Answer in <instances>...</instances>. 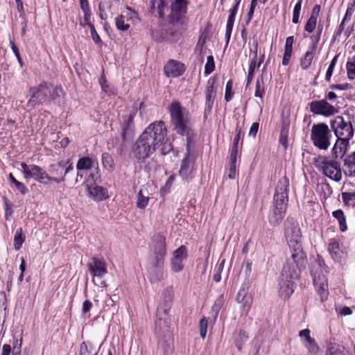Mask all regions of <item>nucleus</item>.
<instances>
[{
    "mask_svg": "<svg viewBox=\"0 0 355 355\" xmlns=\"http://www.w3.org/2000/svg\"><path fill=\"white\" fill-rule=\"evenodd\" d=\"M289 179L284 176L275 187L272 205L268 214L270 225L277 227L282 222L288 205Z\"/></svg>",
    "mask_w": 355,
    "mask_h": 355,
    "instance_id": "obj_1",
    "label": "nucleus"
},
{
    "mask_svg": "<svg viewBox=\"0 0 355 355\" xmlns=\"http://www.w3.org/2000/svg\"><path fill=\"white\" fill-rule=\"evenodd\" d=\"M173 130L181 136H186V150L191 153V146L193 142L196 132L189 126V112L179 101H173L168 107Z\"/></svg>",
    "mask_w": 355,
    "mask_h": 355,
    "instance_id": "obj_2",
    "label": "nucleus"
},
{
    "mask_svg": "<svg viewBox=\"0 0 355 355\" xmlns=\"http://www.w3.org/2000/svg\"><path fill=\"white\" fill-rule=\"evenodd\" d=\"M167 128L162 121H155L150 123L141 133L155 146L157 150L160 148L167 135Z\"/></svg>",
    "mask_w": 355,
    "mask_h": 355,
    "instance_id": "obj_3",
    "label": "nucleus"
},
{
    "mask_svg": "<svg viewBox=\"0 0 355 355\" xmlns=\"http://www.w3.org/2000/svg\"><path fill=\"white\" fill-rule=\"evenodd\" d=\"M307 261L288 258L284 264L281 277L286 281L295 280L300 277L303 270L305 269Z\"/></svg>",
    "mask_w": 355,
    "mask_h": 355,
    "instance_id": "obj_4",
    "label": "nucleus"
},
{
    "mask_svg": "<svg viewBox=\"0 0 355 355\" xmlns=\"http://www.w3.org/2000/svg\"><path fill=\"white\" fill-rule=\"evenodd\" d=\"M50 94V84L42 82L37 86L32 87L28 90L30 99L27 102V107L34 108L37 105L44 104L49 100Z\"/></svg>",
    "mask_w": 355,
    "mask_h": 355,
    "instance_id": "obj_5",
    "label": "nucleus"
},
{
    "mask_svg": "<svg viewBox=\"0 0 355 355\" xmlns=\"http://www.w3.org/2000/svg\"><path fill=\"white\" fill-rule=\"evenodd\" d=\"M330 131L326 123H319L313 125L311 138L315 146L327 150L330 145Z\"/></svg>",
    "mask_w": 355,
    "mask_h": 355,
    "instance_id": "obj_6",
    "label": "nucleus"
},
{
    "mask_svg": "<svg viewBox=\"0 0 355 355\" xmlns=\"http://www.w3.org/2000/svg\"><path fill=\"white\" fill-rule=\"evenodd\" d=\"M156 150L157 148L141 134L132 146V153L138 160H145Z\"/></svg>",
    "mask_w": 355,
    "mask_h": 355,
    "instance_id": "obj_7",
    "label": "nucleus"
},
{
    "mask_svg": "<svg viewBox=\"0 0 355 355\" xmlns=\"http://www.w3.org/2000/svg\"><path fill=\"white\" fill-rule=\"evenodd\" d=\"M137 110H131L128 114L121 116L120 122L121 137L123 144L132 140L135 135V118Z\"/></svg>",
    "mask_w": 355,
    "mask_h": 355,
    "instance_id": "obj_8",
    "label": "nucleus"
},
{
    "mask_svg": "<svg viewBox=\"0 0 355 355\" xmlns=\"http://www.w3.org/2000/svg\"><path fill=\"white\" fill-rule=\"evenodd\" d=\"M330 125L337 138H352L354 129L349 120L346 121L343 116H337L330 121Z\"/></svg>",
    "mask_w": 355,
    "mask_h": 355,
    "instance_id": "obj_9",
    "label": "nucleus"
},
{
    "mask_svg": "<svg viewBox=\"0 0 355 355\" xmlns=\"http://www.w3.org/2000/svg\"><path fill=\"white\" fill-rule=\"evenodd\" d=\"M73 169V163L69 159L60 160L57 164L49 166V173L51 178L56 179V181H51L60 184L65 181V176Z\"/></svg>",
    "mask_w": 355,
    "mask_h": 355,
    "instance_id": "obj_10",
    "label": "nucleus"
},
{
    "mask_svg": "<svg viewBox=\"0 0 355 355\" xmlns=\"http://www.w3.org/2000/svg\"><path fill=\"white\" fill-rule=\"evenodd\" d=\"M188 3L186 0H174L171 5L170 19L171 23L184 24L187 19Z\"/></svg>",
    "mask_w": 355,
    "mask_h": 355,
    "instance_id": "obj_11",
    "label": "nucleus"
},
{
    "mask_svg": "<svg viewBox=\"0 0 355 355\" xmlns=\"http://www.w3.org/2000/svg\"><path fill=\"white\" fill-rule=\"evenodd\" d=\"M88 270L93 277V282L94 284H97L101 287H105L106 284L104 281H101L100 284H96L94 277L101 279L105 274H107V266L106 263L103 259L93 257L90 263H87Z\"/></svg>",
    "mask_w": 355,
    "mask_h": 355,
    "instance_id": "obj_12",
    "label": "nucleus"
},
{
    "mask_svg": "<svg viewBox=\"0 0 355 355\" xmlns=\"http://www.w3.org/2000/svg\"><path fill=\"white\" fill-rule=\"evenodd\" d=\"M310 111L316 115L330 116L338 112V110L326 99L315 100L309 103Z\"/></svg>",
    "mask_w": 355,
    "mask_h": 355,
    "instance_id": "obj_13",
    "label": "nucleus"
},
{
    "mask_svg": "<svg viewBox=\"0 0 355 355\" xmlns=\"http://www.w3.org/2000/svg\"><path fill=\"white\" fill-rule=\"evenodd\" d=\"M188 258L187 248L182 245L172 253V257L170 260V267L173 272L175 273L183 270L184 266L183 261Z\"/></svg>",
    "mask_w": 355,
    "mask_h": 355,
    "instance_id": "obj_14",
    "label": "nucleus"
},
{
    "mask_svg": "<svg viewBox=\"0 0 355 355\" xmlns=\"http://www.w3.org/2000/svg\"><path fill=\"white\" fill-rule=\"evenodd\" d=\"M324 175L335 182L340 181L342 171L340 162L336 160H324L320 166Z\"/></svg>",
    "mask_w": 355,
    "mask_h": 355,
    "instance_id": "obj_15",
    "label": "nucleus"
},
{
    "mask_svg": "<svg viewBox=\"0 0 355 355\" xmlns=\"http://www.w3.org/2000/svg\"><path fill=\"white\" fill-rule=\"evenodd\" d=\"M216 78H210L207 81V86L205 89V106L203 118L206 121L210 115L214 103L216 96V89L214 88Z\"/></svg>",
    "mask_w": 355,
    "mask_h": 355,
    "instance_id": "obj_16",
    "label": "nucleus"
},
{
    "mask_svg": "<svg viewBox=\"0 0 355 355\" xmlns=\"http://www.w3.org/2000/svg\"><path fill=\"white\" fill-rule=\"evenodd\" d=\"M284 232L286 240L302 239V232L298 222L291 216H288L284 222Z\"/></svg>",
    "mask_w": 355,
    "mask_h": 355,
    "instance_id": "obj_17",
    "label": "nucleus"
},
{
    "mask_svg": "<svg viewBox=\"0 0 355 355\" xmlns=\"http://www.w3.org/2000/svg\"><path fill=\"white\" fill-rule=\"evenodd\" d=\"M30 168L31 170L29 173L24 178L26 180L33 178L36 182L42 184H47L51 181H56V179L51 178L50 175L42 167L33 164V166Z\"/></svg>",
    "mask_w": 355,
    "mask_h": 355,
    "instance_id": "obj_18",
    "label": "nucleus"
},
{
    "mask_svg": "<svg viewBox=\"0 0 355 355\" xmlns=\"http://www.w3.org/2000/svg\"><path fill=\"white\" fill-rule=\"evenodd\" d=\"M286 241L291 252V258L307 261L306 254L303 249L302 239H292L286 240Z\"/></svg>",
    "mask_w": 355,
    "mask_h": 355,
    "instance_id": "obj_19",
    "label": "nucleus"
},
{
    "mask_svg": "<svg viewBox=\"0 0 355 355\" xmlns=\"http://www.w3.org/2000/svg\"><path fill=\"white\" fill-rule=\"evenodd\" d=\"M185 66L179 61L171 60L164 66V73L167 77L177 78L185 71Z\"/></svg>",
    "mask_w": 355,
    "mask_h": 355,
    "instance_id": "obj_20",
    "label": "nucleus"
},
{
    "mask_svg": "<svg viewBox=\"0 0 355 355\" xmlns=\"http://www.w3.org/2000/svg\"><path fill=\"white\" fill-rule=\"evenodd\" d=\"M87 195L94 201L101 202L110 198L106 188L98 184H88L86 187Z\"/></svg>",
    "mask_w": 355,
    "mask_h": 355,
    "instance_id": "obj_21",
    "label": "nucleus"
},
{
    "mask_svg": "<svg viewBox=\"0 0 355 355\" xmlns=\"http://www.w3.org/2000/svg\"><path fill=\"white\" fill-rule=\"evenodd\" d=\"M152 250L155 256L165 257L166 255V237L161 233L154 235Z\"/></svg>",
    "mask_w": 355,
    "mask_h": 355,
    "instance_id": "obj_22",
    "label": "nucleus"
},
{
    "mask_svg": "<svg viewBox=\"0 0 355 355\" xmlns=\"http://www.w3.org/2000/svg\"><path fill=\"white\" fill-rule=\"evenodd\" d=\"M351 138H337V140L332 149V157L336 159L338 157L343 158L349 148V140Z\"/></svg>",
    "mask_w": 355,
    "mask_h": 355,
    "instance_id": "obj_23",
    "label": "nucleus"
},
{
    "mask_svg": "<svg viewBox=\"0 0 355 355\" xmlns=\"http://www.w3.org/2000/svg\"><path fill=\"white\" fill-rule=\"evenodd\" d=\"M312 275L313 284L318 294L320 295L321 301L324 302L327 299L329 295L327 279L324 275H318V277H316L315 274H312Z\"/></svg>",
    "mask_w": 355,
    "mask_h": 355,
    "instance_id": "obj_24",
    "label": "nucleus"
},
{
    "mask_svg": "<svg viewBox=\"0 0 355 355\" xmlns=\"http://www.w3.org/2000/svg\"><path fill=\"white\" fill-rule=\"evenodd\" d=\"M310 330L305 329L299 332V336L304 339V345L312 354H316L319 351V347L314 338L310 336Z\"/></svg>",
    "mask_w": 355,
    "mask_h": 355,
    "instance_id": "obj_25",
    "label": "nucleus"
},
{
    "mask_svg": "<svg viewBox=\"0 0 355 355\" xmlns=\"http://www.w3.org/2000/svg\"><path fill=\"white\" fill-rule=\"evenodd\" d=\"M240 2H241V0L236 1L234 6L230 10V15L228 16V19L227 21L226 31H225V35L226 46L228 45L230 40L231 34L232 32L236 15L238 12Z\"/></svg>",
    "mask_w": 355,
    "mask_h": 355,
    "instance_id": "obj_26",
    "label": "nucleus"
},
{
    "mask_svg": "<svg viewBox=\"0 0 355 355\" xmlns=\"http://www.w3.org/2000/svg\"><path fill=\"white\" fill-rule=\"evenodd\" d=\"M162 297L163 299L159 303L157 310L168 315L173 304V294L172 291L169 288L164 290L162 293Z\"/></svg>",
    "mask_w": 355,
    "mask_h": 355,
    "instance_id": "obj_27",
    "label": "nucleus"
},
{
    "mask_svg": "<svg viewBox=\"0 0 355 355\" xmlns=\"http://www.w3.org/2000/svg\"><path fill=\"white\" fill-rule=\"evenodd\" d=\"M155 334L158 338H164L166 341L171 338V331L166 319L159 318L155 322Z\"/></svg>",
    "mask_w": 355,
    "mask_h": 355,
    "instance_id": "obj_28",
    "label": "nucleus"
},
{
    "mask_svg": "<svg viewBox=\"0 0 355 355\" xmlns=\"http://www.w3.org/2000/svg\"><path fill=\"white\" fill-rule=\"evenodd\" d=\"M294 285L293 280L286 281L281 277L279 295L284 300H288L294 292Z\"/></svg>",
    "mask_w": 355,
    "mask_h": 355,
    "instance_id": "obj_29",
    "label": "nucleus"
},
{
    "mask_svg": "<svg viewBox=\"0 0 355 355\" xmlns=\"http://www.w3.org/2000/svg\"><path fill=\"white\" fill-rule=\"evenodd\" d=\"M193 165V163L190 159V155L186 153L181 163L180 169L179 171L180 175L184 179L188 178L192 172Z\"/></svg>",
    "mask_w": 355,
    "mask_h": 355,
    "instance_id": "obj_30",
    "label": "nucleus"
},
{
    "mask_svg": "<svg viewBox=\"0 0 355 355\" xmlns=\"http://www.w3.org/2000/svg\"><path fill=\"white\" fill-rule=\"evenodd\" d=\"M150 6L149 12L151 14H157L159 18H162L164 15V10L166 3L164 0H150Z\"/></svg>",
    "mask_w": 355,
    "mask_h": 355,
    "instance_id": "obj_31",
    "label": "nucleus"
},
{
    "mask_svg": "<svg viewBox=\"0 0 355 355\" xmlns=\"http://www.w3.org/2000/svg\"><path fill=\"white\" fill-rule=\"evenodd\" d=\"M248 334L241 329H237L234 331V344L239 352L241 351L243 344L248 340Z\"/></svg>",
    "mask_w": 355,
    "mask_h": 355,
    "instance_id": "obj_32",
    "label": "nucleus"
},
{
    "mask_svg": "<svg viewBox=\"0 0 355 355\" xmlns=\"http://www.w3.org/2000/svg\"><path fill=\"white\" fill-rule=\"evenodd\" d=\"M344 173L350 177H355V152L344 159Z\"/></svg>",
    "mask_w": 355,
    "mask_h": 355,
    "instance_id": "obj_33",
    "label": "nucleus"
},
{
    "mask_svg": "<svg viewBox=\"0 0 355 355\" xmlns=\"http://www.w3.org/2000/svg\"><path fill=\"white\" fill-rule=\"evenodd\" d=\"M148 277L152 282H159L164 278V267H150L148 269Z\"/></svg>",
    "mask_w": 355,
    "mask_h": 355,
    "instance_id": "obj_34",
    "label": "nucleus"
},
{
    "mask_svg": "<svg viewBox=\"0 0 355 355\" xmlns=\"http://www.w3.org/2000/svg\"><path fill=\"white\" fill-rule=\"evenodd\" d=\"M225 302V297L224 295L221 294L214 301V303L213 306H211V315L214 318V320H216L218 318V313L220 312V310L221 309L222 306H223Z\"/></svg>",
    "mask_w": 355,
    "mask_h": 355,
    "instance_id": "obj_35",
    "label": "nucleus"
},
{
    "mask_svg": "<svg viewBox=\"0 0 355 355\" xmlns=\"http://www.w3.org/2000/svg\"><path fill=\"white\" fill-rule=\"evenodd\" d=\"M332 215L338 220L340 231L343 232H345L347 226L344 211L342 209H337L333 211Z\"/></svg>",
    "mask_w": 355,
    "mask_h": 355,
    "instance_id": "obj_36",
    "label": "nucleus"
},
{
    "mask_svg": "<svg viewBox=\"0 0 355 355\" xmlns=\"http://www.w3.org/2000/svg\"><path fill=\"white\" fill-rule=\"evenodd\" d=\"M98 83L101 85L102 91L105 92V94L108 96L114 94V91L112 86L107 82L103 73L99 78Z\"/></svg>",
    "mask_w": 355,
    "mask_h": 355,
    "instance_id": "obj_37",
    "label": "nucleus"
},
{
    "mask_svg": "<svg viewBox=\"0 0 355 355\" xmlns=\"http://www.w3.org/2000/svg\"><path fill=\"white\" fill-rule=\"evenodd\" d=\"M315 50H311V49H309V50L305 53L304 56L301 58L300 65L302 68L304 70L308 69L313 59V52Z\"/></svg>",
    "mask_w": 355,
    "mask_h": 355,
    "instance_id": "obj_38",
    "label": "nucleus"
},
{
    "mask_svg": "<svg viewBox=\"0 0 355 355\" xmlns=\"http://www.w3.org/2000/svg\"><path fill=\"white\" fill-rule=\"evenodd\" d=\"M26 236L23 233V230L21 227H19L17 229L15 236H14V248L16 250H19L24 242L25 241Z\"/></svg>",
    "mask_w": 355,
    "mask_h": 355,
    "instance_id": "obj_39",
    "label": "nucleus"
},
{
    "mask_svg": "<svg viewBox=\"0 0 355 355\" xmlns=\"http://www.w3.org/2000/svg\"><path fill=\"white\" fill-rule=\"evenodd\" d=\"M167 34V29L161 28L153 31L152 37L158 42H168L170 39H168Z\"/></svg>",
    "mask_w": 355,
    "mask_h": 355,
    "instance_id": "obj_40",
    "label": "nucleus"
},
{
    "mask_svg": "<svg viewBox=\"0 0 355 355\" xmlns=\"http://www.w3.org/2000/svg\"><path fill=\"white\" fill-rule=\"evenodd\" d=\"M93 166V161L89 157H83L78 160L76 168L78 171L89 170Z\"/></svg>",
    "mask_w": 355,
    "mask_h": 355,
    "instance_id": "obj_41",
    "label": "nucleus"
},
{
    "mask_svg": "<svg viewBox=\"0 0 355 355\" xmlns=\"http://www.w3.org/2000/svg\"><path fill=\"white\" fill-rule=\"evenodd\" d=\"M327 355H346L345 347L336 343H329L327 349Z\"/></svg>",
    "mask_w": 355,
    "mask_h": 355,
    "instance_id": "obj_42",
    "label": "nucleus"
},
{
    "mask_svg": "<svg viewBox=\"0 0 355 355\" xmlns=\"http://www.w3.org/2000/svg\"><path fill=\"white\" fill-rule=\"evenodd\" d=\"M9 181L12 183L16 189L19 191L21 195H25L28 193V189L25 186V184L19 181H18L12 175V173H10L8 175Z\"/></svg>",
    "mask_w": 355,
    "mask_h": 355,
    "instance_id": "obj_43",
    "label": "nucleus"
},
{
    "mask_svg": "<svg viewBox=\"0 0 355 355\" xmlns=\"http://www.w3.org/2000/svg\"><path fill=\"white\" fill-rule=\"evenodd\" d=\"M84 16L83 19H80L79 24L81 27L85 28L86 26H90L93 24L91 21L92 12L90 8H83L81 9Z\"/></svg>",
    "mask_w": 355,
    "mask_h": 355,
    "instance_id": "obj_44",
    "label": "nucleus"
},
{
    "mask_svg": "<svg viewBox=\"0 0 355 355\" xmlns=\"http://www.w3.org/2000/svg\"><path fill=\"white\" fill-rule=\"evenodd\" d=\"M101 182V174L99 172V169L97 167L95 168V171L91 173L87 179L85 181V186L87 187L88 184H97V183Z\"/></svg>",
    "mask_w": 355,
    "mask_h": 355,
    "instance_id": "obj_45",
    "label": "nucleus"
},
{
    "mask_svg": "<svg viewBox=\"0 0 355 355\" xmlns=\"http://www.w3.org/2000/svg\"><path fill=\"white\" fill-rule=\"evenodd\" d=\"M265 94V88L264 83L263 80L262 76L261 78H257L256 80V87L254 92V96L263 98Z\"/></svg>",
    "mask_w": 355,
    "mask_h": 355,
    "instance_id": "obj_46",
    "label": "nucleus"
},
{
    "mask_svg": "<svg viewBox=\"0 0 355 355\" xmlns=\"http://www.w3.org/2000/svg\"><path fill=\"white\" fill-rule=\"evenodd\" d=\"M328 250L332 257H338L340 256V244L336 240H331L329 244Z\"/></svg>",
    "mask_w": 355,
    "mask_h": 355,
    "instance_id": "obj_47",
    "label": "nucleus"
},
{
    "mask_svg": "<svg viewBox=\"0 0 355 355\" xmlns=\"http://www.w3.org/2000/svg\"><path fill=\"white\" fill-rule=\"evenodd\" d=\"M250 286V280L246 279L241 285V287L237 294L236 300L239 301L241 297H243V300H245L246 295H248V292Z\"/></svg>",
    "mask_w": 355,
    "mask_h": 355,
    "instance_id": "obj_48",
    "label": "nucleus"
},
{
    "mask_svg": "<svg viewBox=\"0 0 355 355\" xmlns=\"http://www.w3.org/2000/svg\"><path fill=\"white\" fill-rule=\"evenodd\" d=\"M125 17L123 15H119L115 18V25L118 30L121 31H128L130 28L128 24L125 23Z\"/></svg>",
    "mask_w": 355,
    "mask_h": 355,
    "instance_id": "obj_49",
    "label": "nucleus"
},
{
    "mask_svg": "<svg viewBox=\"0 0 355 355\" xmlns=\"http://www.w3.org/2000/svg\"><path fill=\"white\" fill-rule=\"evenodd\" d=\"M355 8V0H353L352 2H349L347 6V11L345 12V17L343 19L341 23L339 26H343V30L345 29V23L347 20L350 19Z\"/></svg>",
    "mask_w": 355,
    "mask_h": 355,
    "instance_id": "obj_50",
    "label": "nucleus"
},
{
    "mask_svg": "<svg viewBox=\"0 0 355 355\" xmlns=\"http://www.w3.org/2000/svg\"><path fill=\"white\" fill-rule=\"evenodd\" d=\"M149 198L144 196L142 191L140 190L137 193V207L139 209H144L148 204Z\"/></svg>",
    "mask_w": 355,
    "mask_h": 355,
    "instance_id": "obj_51",
    "label": "nucleus"
},
{
    "mask_svg": "<svg viewBox=\"0 0 355 355\" xmlns=\"http://www.w3.org/2000/svg\"><path fill=\"white\" fill-rule=\"evenodd\" d=\"M215 69V62L214 60V57L212 55H209L207 58V62L205 66V74L209 75L214 71Z\"/></svg>",
    "mask_w": 355,
    "mask_h": 355,
    "instance_id": "obj_52",
    "label": "nucleus"
},
{
    "mask_svg": "<svg viewBox=\"0 0 355 355\" xmlns=\"http://www.w3.org/2000/svg\"><path fill=\"white\" fill-rule=\"evenodd\" d=\"M160 152L162 155L168 154L173 150L172 142L166 137L160 146Z\"/></svg>",
    "mask_w": 355,
    "mask_h": 355,
    "instance_id": "obj_53",
    "label": "nucleus"
},
{
    "mask_svg": "<svg viewBox=\"0 0 355 355\" xmlns=\"http://www.w3.org/2000/svg\"><path fill=\"white\" fill-rule=\"evenodd\" d=\"M102 163L107 169H112L113 167V159L110 153H103L102 154Z\"/></svg>",
    "mask_w": 355,
    "mask_h": 355,
    "instance_id": "obj_54",
    "label": "nucleus"
},
{
    "mask_svg": "<svg viewBox=\"0 0 355 355\" xmlns=\"http://www.w3.org/2000/svg\"><path fill=\"white\" fill-rule=\"evenodd\" d=\"M167 35L170 40H168V43H175L180 38L181 33L177 30L167 29Z\"/></svg>",
    "mask_w": 355,
    "mask_h": 355,
    "instance_id": "obj_55",
    "label": "nucleus"
},
{
    "mask_svg": "<svg viewBox=\"0 0 355 355\" xmlns=\"http://www.w3.org/2000/svg\"><path fill=\"white\" fill-rule=\"evenodd\" d=\"M62 92V89L60 86H55L53 87L50 84V94L49 100L55 101L60 96V93Z\"/></svg>",
    "mask_w": 355,
    "mask_h": 355,
    "instance_id": "obj_56",
    "label": "nucleus"
},
{
    "mask_svg": "<svg viewBox=\"0 0 355 355\" xmlns=\"http://www.w3.org/2000/svg\"><path fill=\"white\" fill-rule=\"evenodd\" d=\"M200 326V334L202 338H205L207 335L208 320L207 318L202 317L199 322Z\"/></svg>",
    "mask_w": 355,
    "mask_h": 355,
    "instance_id": "obj_57",
    "label": "nucleus"
},
{
    "mask_svg": "<svg viewBox=\"0 0 355 355\" xmlns=\"http://www.w3.org/2000/svg\"><path fill=\"white\" fill-rule=\"evenodd\" d=\"M256 66H257V62H255L254 61H250V64H249L248 77H247V83H246L247 87L249 85H250L252 81Z\"/></svg>",
    "mask_w": 355,
    "mask_h": 355,
    "instance_id": "obj_58",
    "label": "nucleus"
},
{
    "mask_svg": "<svg viewBox=\"0 0 355 355\" xmlns=\"http://www.w3.org/2000/svg\"><path fill=\"white\" fill-rule=\"evenodd\" d=\"M89 28L90 29L91 37H92V40L94 41V42L98 46H101L103 44V42H102L99 35L96 32L94 25L92 24V26H89Z\"/></svg>",
    "mask_w": 355,
    "mask_h": 355,
    "instance_id": "obj_59",
    "label": "nucleus"
},
{
    "mask_svg": "<svg viewBox=\"0 0 355 355\" xmlns=\"http://www.w3.org/2000/svg\"><path fill=\"white\" fill-rule=\"evenodd\" d=\"M232 85L233 82L232 80H230L227 81L225 87V101L226 102H230L233 96V92H232Z\"/></svg>",
    "mask_w": 355,
    "mask_h": 355,
    "instance_id": "obj_60",
    "label": "nucleus"
},
{
    "mask_svg": "<svg viewBox=\"0 0 355 355\" xmlns=\"http://www.w3.org/2000/svg\"><path fill=\"white\" fill-rule=\"evenodd\" d=\"M12 355H18V354H21V346H22V337L19 339L15 338L12 343Z\"/></svg>",
    "mask_w": 355,
    "mask_h": 355,
    "instance_id": "obj_61",
    "label": "nucleus"
},
{
    "mask_svg": "<svg viewBox=\"0 0 355 355\" xmlns=\"http://www.w3.org/2000/svg\"><path fill=\"white\" fill-rule=\"evenodd\" d=\"M316 25L317 19H315L314 18L312 17H309L304 26V30L306 32L311 33L315 30Z\"/></svg>",
    "mask_w": 355,
    "mask_h": 355,
    "instance_id": "obj_62",
    "label": "nucleus"
},
{
    "mask_svg": "<svg viewBox=\"0 0 355 355\" xmlns=\"http://www.w3.org/2000/svg\"><path fill=\"white\" fill-rule=\"evenodd\" d=\"M93 347L92 345H88L83 342L80 346V355H92Z\"/></svg>",
    "mask_w": 355,
    "mask_h": 355,
    "instance_id": "obj_63",
    "label": "nucleus"
},
{
    "mask_svg": "<svg viewBox=\"0 0 355 355\" xmlns=\"http://www.w3.org/2000/svg\"><path fill=\"white\" fill-rule=\"evenodd\" d=\"M346 69L347 78L349 80L355 79V64L349 61H348L346 64Z\"/></svg>",
    "mask_w": 355,
    "mask_h": 355,
    "instance_id": "obj_64",
    "label": "nucleus"
}]
</instances>
